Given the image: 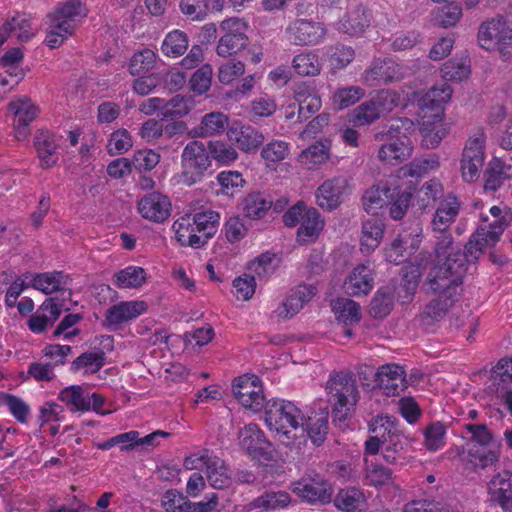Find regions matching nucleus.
<instances>
[{
    "label": "nucleus",
    "instance_id": "7",
    "mask_svg": "<svg viewBox=\"0 0 512 512\" xmlns=\"http://www.w3.org/2000/svg\"><path fill=\"white\" fill-rule=\"evenodd\" d=\"M328 401L335 421H344L352 413L359 399L355 378L345 372L331 375L326 383Z\"/></svg>",
    "mask_w": 512,
    "mask_h": 512
},
{
    "label": "nucleus",
    "instance_id": "47",
    "mask_svg": "<svg viewBox=\"0 0 512 512\" xmlns=\"http://www.w3.org/2000/svg\"><path fill=\"white\" fill-rule=\"evenodd\" d=\"M432 13V21L443 28L454 27L462 17V7L455 1L438 3Z\"/></svg>",
    "mask_w": 512,
    "mask_h": 512
},
{
    "label": "nucleus",
    "instance_id": "11",
    "mask_svg": "<svg viewBox=\"0 0 512 512\" xmlns=\"http://www.w3.org/2000/svg\"><path fill=\"white\" fill-rule=\"evenodd\" d=\"M219 28L223 34L216 47L218 56L226 58L236 55L247 46L248 24L243 19L227 18L220 23Z\"/></svg>",
    "mask_w": 512,
    "mask_h": 512
},
{
    "label": "nucleus",
    "instance_id": "20",
    "mask_svg": "<svg viewBox=\"0 0 512 512\" xmlns=\"http://www.w3.org/2000/svg\"><path fill=\"white\" fill-rule=\"evenodd\" d=\"M171 209L170 199L160 192L145 194L137 203V211L141 217L153 223H162L167 220Z\"/></svg>",
    "mask_w": 512,
    "mask_h": 512
},
{
    "label": "nucleus",
    "instance_id": "17",
    "mask_svg": "<svg viewBox=\"0 0 512 512\" xmlns=\"http://www.w3.org/2000/svg\"><path fill=\"white\" fill-rule=\"evenodd\" d=\"M8 112L13 116L12 127L14 137L24 141L30 134L29 126L39 114L38 107L30 98L19 97L8 105Z\"/></svg>",
    "mask_w": 512,
    "mask_h": 512
},
{
    "label": "nucleus",
    "instance_id": "15",
    "mask_svg": "<svg viewBox=\"0 0 512 512\" xmlns=\"http://www.w3.org/2000/svg\"><path fill=\"white\" fill-rule=\"evenodd\" d=\"M59 399L72 411L85 412L93 409L100 415H106L104 397L98 393H91L90 388L84 385H72L64 388L59 393Z\"/></svg>",
    "mask_w": 512,
    "mask_h": 512
},
{
    "label": "nucleus",
    "instance_id": "6",
    "mask_svg": "<svg viewBox=\"0 0 512 512\" xmlns=\"http://www.w3.org/2000/svg\"><path fill=\"white\" fill-rule=\"evenodd\" d=\"M479 46L497 52L503 61L512 59V12L485 20L478 29Z\"/></svg>",
    "mask_w": 512,
    "mask_h": 512
},
{
    "label": "nucleus",
    "instance_id": "18",
    "mask_svg": "<svg viewBox=\"0 0 512 512\" xmlns=\"http://www.w3.org/2000/svg\"><path fill=\"white\" fill-rule=\"evenodd\" d=\"M349 193L346 177L336 176L325 180L315 191L316 204L323 210L333 211Z\"/></svg>",
    "mask_w": 512,
    "mask_h": 512
},
{
    "label": "nucleus",
    "instance_id": "32",
    "mask_svg": "<svg viewBox=\"0 0 512 512\" xmlns=\"http://www.w3.org/2000/svg\"><path fill=\"white\" fill-rule=\"evenodd\" d=\"M88 12L89 10L85 2L81 0H67L59 4L56 9L48 15L62 25H69L70 30L74 32L87 17Z\"/></svg>",
    "mask_w": 512,
    "mask_h": 512
},
{
    "label": "nucleus",
    "instance_id": "48",
    "mask_svg": "<svg viewBox=\"0 0 512 512\" xmlns=\"http://www.w3.org/2000/svg\"><path fill=\"white\" fill-rule=\"evenodd\" d=\"M230 126L229 118L222 112H211L203 116L201 123L195 129L199 137H212L221 134Z\"/></svg>",
    "mask_w": 512,
    "mask_h": 512
},
{
    "label": "nucleus",
    "instance_id": "60",
    "mask_svg": "<svg viewBox=\"0 0 512 512\" xmlns=\"http://www.w3.org/2000/svg\"><path fill=\"white\" fill-rule=\"evenodd\" d=\"M158 56L152 49H142L133 54L129 62V72L133 76L142 75L154 68Z\"/></svg>",
    "mask_w": 512,
    "mask_h": 512
},
{
    "label": "nucleus",
    "instance_id": "9",
    "mask_svg": "<svg viewBox=\"0 0 512 512\" xmlns=\"http://www.w3.org/2000/svg\"><path fill=\"white\" fill-rule=\"evenodd\" d=\"M181 162V181L188 186L200 182L212 165L208 145L200 141L188 143L183 149Z\"/></svg>",
    "mask_w": 512,
    "mask_h": 512
},
{
    "label": "nucleus",
    "instance_id": "33",
    "mask_svg": "<svg viewBox=\"0 0 512 512\" xmlns=\"http://www.w3.org/2000/svg\"><path fill=\"white\" fill-rule=\"evenodd\" d=\"M71 278L62 271L44 273H31V287L44 294H52L58 291L65 293L71 290Z\"/></svg>",
    "mask_w": 512,
    "mask_h": 512
},
{
    "label": "nucleus",
    "instance_id": "16",
    "mask_svg": "<svg viewBox=\"0 0 512 512\" xmlns=\"http://www.w3.org/2000/svg\"><path fill=\"white\" fill-rule=\"evenodd\" d=\"M317 293L313 284H299L289 290L283 301L273 310V317L287 320L297 315Z\"/></svg>",
    "mask_w": 512,
    "mask_h": 512
},
{
    "label": "nucleus",
    "instance_id": "39",
    "mask_svg": "<svg viewBox=\"0 0 512 512\" xmlns=\"http://www.w3.org/2000/svg\"><path fill=\"white\" fill-rule=\"evenodd\" d=\"M334 505L343 512H367L368 503L364 492L356 487L339 490Z\"/></svg>",
    "mask_w": 512,
    "mask_h": 512
},
{
    "label": "nucleus",
    "instance_id": "61",
    "mask_svg": "<svg viewBox=\"0 0 512 512\" xmlns=\"http://www.w3.org/2000/svg\"><path fill=\"white\" fill-rule=\"evenodd\" d=\"M105 364V355L102 351L86 352L77 357L72 367L83 374H94Z\"/></svg>",
    "mask_w": 512,
    "mask_h": 512
},
{
    "label": "nucleus",
    "instance_id": "19",
    "mask_svg": "<svg viewBox=\"0 0 512 512\" xmlns=\"http://www.w3.org/2000/svg\"><path fill=\"white\" fill-rule=\"evenodd\" d=\"M380 426H385L387 431L386 441L383 442L381 457L389 464H395L397 460V454L402 450L403 446L401 443V435L398 433L395 418L389 415H379L375 417L369 424L371 432H378Z\"/></svg>",
    "mask_w": 512,
    "mask_h": 512
},
{
    "label": "nucleus",
    "instance_id": "64",
    "mask_svg": "<svg viewBox=\"0 0 512 512\" xmlns=\"http://www.w3.org/2000/svg\"><path fill=\"white\" fill-rule=\"evenodd\" d=\"M206 477L213 488L222 489L230 482L228 469L222 459L218 456L207 466Z\"/></svg>",
    "mask_w": 512,
    "mask_h": 512
},
{
    "label": "nucleus",
    "instance_id": "21",
    "mask_svg": "<svg viewBox=\"0 0 512 512\" xmlns=\"http://www.w3.org/2000/svg\"><path fill=\"white\" fill-rule=\"evenodd\" d=\"M398 179L393 174L385 181L373 185L365 191L362 201L364 210L368 214H376L389 203V199H393L396 190L400 189Z\"/></svg>",
    "mask_w": 512,
    "mask_h": 512
},
{
    "label": "nucleus",
    "instance_id": "24",
    "mask_svg": "<svg viewBox=\"0 0 512 512\" xmlns=\"http://www.w3.org/2000/svg\"><path fill=\"white\" fill-rule=\"evenodd\" d=\"M228 140L245 153L255 152L264 141V135L250 125L233 121L226 131Z\"/></svg>",
    "mask_w": 512,
    "mask_h": 512
},
{
    "label": "nucleus",
    "instance_id": "49",
    "mask_svg": "<svg viewBox=\"0 0 512 512\" xmlns=\"http://www.w3.org/2000/svg\"><path fill=\"white\" fill-rule=\"evenodd\" d=\"M291 146L283 140H272L261 149L260 156L268 170H275L278 163L285 160L290 154Z\"/></svg>",
    "mask_w": 512,
    "mask_h": 512
},
{
    "label": "nucleus",
    "instance_id": "13",
    "mask_svg": "<svg viewBox=\"0 0 512 512\" xmlns=\"http://www.w3.org/2000/svg\"><path fill=\"white\" fill-rule=\"evenodd\" d=\"M233 393L239 404L252 413L260 412L265 403L261 379L254 374H245L233 382Z\"/></svg>",
    "mask_w": 512,
    "mask_h": 512
},
{
    "label": "nucleus",
    "instance_id": "30",
    "mask_svg": "<svg viewBox=\"0 0 512 512\" xmlns=\"http://www.w3.org/2000/svg\"><path fill=\"white\" fill-rule=\"evenodd\" d=\"M293 99L297 103L300 120H306L318 112L322 106L321 97L315 87L308 82H301L294 86Z\"/></svg>",
    "mask_w": 512,
    "mask_h": 512
},
{
    "label": "nucleus",
    "instance_id": "10",
    "mask_svg": "<svg viewBox=\"0 0 512 512\" xmlns=\"http://www.w3.org/2000/svg\"><path fill=\"white\" fill-rule=\"evenodd\" d=\"M486 136L482 130L470 134L460 159V173L464 182L473 183L480 177L485 161Z\"/></svg>",
    "mask_w": 512,
    "mask_h": 512
},
{
    "label": "nucleus",
    "instance_id": "52",
    "mask_svg": "<svg viewBox=\"0 0 512 512\" xmlns=\"http://www.w3.org/2000/svg\"><path fill=\"white\" fill-rule=\"evenodd\" d=\"M292 67L300 76L314 77L320 74L322 62L314 51H306L294 56Z\"/></svg>",
    "mask_w": 512,
    "mask_h": 512
},
{
    "label": "nucleus",
    "instance_id": "36",
    "mask_svg": "<svg viewBox=\"0 0 512 512\" xmlns=\"http://www.w3.org/2000/svg\"><path fill=\"white\" fill-rule=\"evenodd\" d=\"M460 202L454 195H447L438 205L432 219L434 231L444 232L455 221L459 214Z\"/></svg>",
    "mask_w": 512,
    "mask_h": 512
},
{
    "label": "nucleus",
    "instance_id": "4",
    "mask_svg": "<svg viewBox=\"0 0 512 512\" xmlns=\"http://www.w3.org/2000/svg\"><path fill=\"white\" fill-rule=\"evenodd\" d=\"M461 435L468 439L465 447L452 448L448 453L459 456L462 464L468 468H486L498 461V453L488 447L492 441V434L486 425L465 424Z\"/></svg>",
    "mask_w": 512,
    "mask_h": 512
},
{
    "label": "nucleus",
    "instance_id": "29",
    "mask_svg": "<svg viewBox=\"0 0 512 512\" xmlns=\"http://www.w3.org/2000/svg\"><path fill=\"white\" fill-rule=\"evenodd\" d=\"M488 494L491 502L512 512V473L504 470L493 476L488 484Z\"/></svg>",
    "mask_w": 512,
    "mask_h": 512
},
{
    "label": "nucleus",
    "instance_id": "59",
    "mask_svg": "<svg viewBox=\"0 0 512 512\" xmlns=\"http://www.w3.org/2000/svg\"><path fill=\"white\" fill-rule=\"evenodd\" d=\"M510 166L499 157H493L485 174V189L495 191L509 177Z\"/></svg>",
    "mask_w": 512,
    "mask_h": 512
},
{
    "label": "nucleus",
    "instance_id": "58",
    "mask_svg": "<svg viewBox=\"0 0 512 512\" xmlns=\"http://www.w3.org/2000/svg\"><path fill=\"white\" fill-rule=\"evenodd\" d=\"M46 25V37L44 42L51 49L59 48L65 40L74 33L70 30L69 25H62L49 15L46 17Z\"/></svg>",
    "mask_w": 512,
    "mask_h": 512
},
{
    "label": "nucleus",
    "instance_id": "23",
    "mask_svg": "<svg viewBox=\"0 0 512 512\" xmlns=\"http://www.w3.org/2000/svg\"><path fill=\"white\" fill-rule=\"evenodd\" d=\"M374 287V272L369 265L358 264L352 268L343 281V291L353 297L368 295Z\"/></svg>",
    "mask_w": 512,
    "mask_h": 512
},
{
    "label": "nucleus",
    "instance_id": "37",
    "mask_svg": "<svg viewBox=\"0 0 512 512\" xmlns=\"http://www.w3.org/2000/svg\"><path fill=\"white\" fill-rule=\"evenodd\" d=\"M385 232V224L380 219L363 222L360 235V250L365 255L373 253L380 245Z\"/></svg>",
    "mask_w": 512,
    "mask_h": 512
},
{
    "label": "nucleus",
    "instance_id": "26",
    "mask_svg": "<svg viewBox=\"0 0 512 512\" xmlns=\"http://www.w3.org/2000/svg\"><path fill=\"white\" fill-rule=\"evenodd\" d=\"M34 148L43 169H50L59 159V139L48 130H39L34 136Z\"/></svg>",
    "mask_w": 512,
    "mask_h": 512
},
{
    "label": "nucleus",
    "instance_id": "34",
    "mask_svg": "<svg viewBox=\"0 0 512 512\" xmlns=\"http://www.w3.org/2000/svg\"><path fill=\"white\" fill-rule=\"evenodd\" d=\"M239 444L254 459L260 458L270 447L264 432L256 424H248L240 430Z\"/></svg>",
    "mask_w": 512,
    "mask_h": 512
},
{
    "label": "nucleus",
    "instance_id": "40",
    "mask_svg": "<svg viewBox=\"0 0 512 512\" xmlns=\"http://www.w3.org/2000/svg\"><path fill=\"white\" fill-rule=\"evenodd\" d=\"M331 159V141L320 140L306 149L298 156V161L308 169L317 168Z\"/></svg>",
    "mask_w": 512,
    "mask_h": 512
},
{
    "label": "nucleus",
    "instance_id": "56",
    "mask_svg": "<svg viewBox=\"0 0 512 512\" xmlns=\"http://www.w3.org/2000/svg\"><path fill=\"white\" fill-rule=\"evenodd\" d=\"M401 185L400 189L396 190V193L393 199H389L390 207V216L394 220H400L405 215L411 197L415 190H413V185L410 182H398Z\"/></svg>",
    "mask_w": 512,
    "mask_h": 512
},
{
    "label": "nucleus",
    "instance_id": "51",
    "mask_svg": "<svg viewBox=\"0 0 512 512\" xmlns=\"http://www.w3.org/2000/svg\"><path fill=\"white\" fill-rule=\"evenodd\" d=\"M369 25V19L366 11L358 7L349 11L337 24V29L348 35L361 34Z\"/></svg>",
    "mask_w": 512,
    "mask_h": 512
},
{
    "label": "nucleus",
    "instance_id": "27",
    "mask_svg": "<svg viewBox=\"0 0 512 512\" xmlns=\"http://www.w3.org/2000/svg\"><path fill=\"white\" fill-rule=\"evenodd\" d=\"M37 28L33 25L32 19L25 13H17L7 19L0 28V46L4 44L8 37H15L17 40L29 41L35 34Z\"/></svg>",
    "mask_w": 512,
    "mask_h": 512
},
{
    "label": "nucleus",
    "instance_id": "1",
    "mask_svg": "<svg viewBox=\"0 0 512 512\" xmlns=\"http://www.w3.org/2000/svg\"><path fill=\"white\" fill-rule=\"evenodd\" d=\"M489 215L480 216V224L465 245L463 254L455 252L449 235L437 242L435 253L439 264L430 272V287L439 297L427 304L423 315L432 321L441 319L460 295L462 279L469 263H473L500 240L505 228L512 220V210L507 206L494 205Z\"/></svg>",
    "mask_w": 512,
    "mask_h": 512
},
{
    "label": "nucleus",
    "instance_id": "41",
    "mask_svg": "<svg viewBox=\"0 0 512 512\" xmlns=\"http://www.w3.org/2000/svg\"><path fill=\"white\" fill-rule=\"evenodd\" d=\"M280 262L278 254L266 251L248 263V274L254 276V279L267 280L277 271Z\"/></svg>",
    "mask_w": 512,
    "mask_h": 512
},
{
    "label": "nucleus",
    "instance_id": "50",
    "mask_svg": "<svg viewBox=\"0 0 512 512\" xmlns=\"http://www.w3.org/2000/svg\"><path fill=\"white\" fill-rule=\"evenodd\" d=\"M332 311L338 321L344 325H354L361 319V310L357 302L349 298H337L332 304Z\"/></svg>",
    "mask_w": 512,
    "mask_h": 512
},
{
    "label": "nucleus",
    "instance_id": "25",
    "mask_svg": "<svg viewBox=\"0 0 512 512\" xmlns=\"http://www.w3.org/2000/svg\"><path fill=\"white\" fill-rule=\"evenodd\" d=\"M404 69L392 59H376L364 72L363 81L369 86H376L381 82L401 79Z\"/></svg>",
    "mask_w": 512,
    "mask_h": 512
},
{
    "label": "nucleus",
    "instance_id": "3",
    "mask_svg": "<svg viewBox=\"0 0 512 512\" xmlns=\"http://www.w3.org/2000/svg\"><path fill=\"white\" fill-rule=\"evenodd\" d=\"M263 420L277 441L300 448L306 436L305 415L295 403L284 399L268 401Z\"/></svg>",
    "mask_w": 512,
    "mask_h": 512
},
{
    "label": "nucleus",
    "instance_id": "31",
    "mask_svg": "<svg viewBox=\"0 0 512 512\" xmlns=\"http://www.w3.org/2000/svg\"><path fill=\"white\" fill-rule=\"evenodd\" d=\"M377 383L386 395H396L407 387L406 373L395 363L382 365L377 370Z\"/></svg>",
    "mask_w": 512,
    "mask_h": 512
},
{
    "label": "nucleus",
    "instance_id": "35",
    "mask_svg": "<svg viewBox=\"0 0 512 512\" xmlns=\"http://www.w3.org/2000/svg\"><path fill=\"white\" fill-rule=\"evenodd\" d=\"M325 226V221L316 208L310 207L302 217L297 230L299 244L311 243L317 240Z\"/></svg>",
    "mask_w": 512,
    "mask_h": 512
},
{
    "label": "nucleus",
    "instance_id": "22",
    "mask_svg": "<svg viewBox=\"0 0 512 512\" xmlns=\"http://www.w3.org/2000/svg\"><path fill=\"white\" fill-rule=\"evenodd\" d=\"M287 34L295 45H317L323 41L326 29L319 22L298 19L287 27Z\"/></svg>",
    "mask_w": 512,
    "mask_h": 512
},
{
    "label": "nucleus",
    "instance_id": "46",
    "mask_svg": "<svg viewBox=\"0 0 512 512\" xmlns=\"http://www.w3.org/2000/svg\"><path fill=\"white\" fill-rule=\"evenodd\" d=\"M188 47L189 37L186 32L174 29L165 35L160 50L166 57L178 58L187 51Z\"/></svg>",
    "mask_w": 512,
    "mask_h": 512
},
{
    "label": "nucleus",
    "instance_id": "8",
    "mask_svg": "<svg viewBox=\"0 0 512 512\" xmlns=\"http://www.w3.org/2000/svg\"><path fill=\"white\" fill-rule=\"evenodd\" d=\"M414 123L408 118H398L391 122L388 129V141L378 151V158L385 164L397 165L412 154L410 134Z\"/></svg>",
    "mask_w": 512,
    "mask_h": 512
},
{
    "label": "nucleus",
    "instance_id": "57",
    "mask_svg": "<svg viewBox=\"0 0 512 512\" xmlns=\"http://www.w3.org/2000/svg\"><path fill=\"white\" fill-rule=\"evenodd\" d=\"M347 118L348 122L354 127H363L372 124L381 117L375 107V103L370 99L349 112Z\"/></svg>",
    "mask_w": 512,
    "mask_h": 512
},
{
    "label": "nucleus",
    "instance_id": "45",
    "mask_svg": "<svg viewBox=\"0 0 512 512\" xmlns=\"http://www.w3.org/2000/svg\"><path fill=\"white\" fill-rule=\"evenodd\" d=\"M364 483L368 486L381 489L393 485L392 471L378 461L364 463Z\"/></svg>",
    "mask_w": 512,
    "mask_h": 512
},
{
    "label": "nucleus",
    "instance_id": "44",
    "mask_svg": "<svg viewBox=\"0 0 512 512\" xmlns=\"http://www.w3.org/2000/svg\"><path fill=\"white\" fill-rule=\"evenodd\" d=\"M422 271V263H418L416 265L410 264L403 268L402 283L397 292L398 299L402 304L409 303L412 300L415 290L419 284Z\"/></svg>",
    "mask_w": 512,
    "mask_h": 512
},
{
    "label": "nucleus",
    "instance_id": "43",
    "mask_svg": "<svg viewBox=\"0 0 512 512\" xmlns=\"http://www.w3.org/2000/svg\"><path fill=\"white\" fill-rule=\"evenodd\" d=\"M147 277L143 267L129 265L114 274L113 283L119 289H138L144 285Z\"/></svg>",
    "mask_w": 512,
    "mask_h": 512
},
{
    "label": "nucleus",
    "instance_id": "54",
    "mask_svg": "<svg viewBox=\"0 0 512 512\" xmlns=\"http://www.w3.org/2000/svg\"><path fill=\"white\" fill-rule=\"evenodd\" d=\"M207 145L211 159L220 167L230 166L239 158L237 149L226 141L211 140Z\"/></svg>",
    "mask_w": 512,
    "mask_h": 512
},
{
    "label": "nucleus",
    "instance_id": "12",
    "mask_svg": "<svg viewBox=\"0 0 512 512\" xmlns=\"http://www.w3.org/2000/svg\"><path fill=\"white\" fill-rule=\"evenodd\" d=\"M291 489L302 501L309 504H327L333 495V486L317 473L303 476L291 485Z\"/></svg>",
    "mask_w": 512,
    "mask_h": 512
},
{
    "label": "nucleus",
    "instance_id": "55",
    "mask_svg": "<svg viewBox=\"0 0 512 512\" xmlns=\"http://www.w3.org/2000/svg\"><path fill=\"white\" fill-rule=\"evenodd\" d=\"M292 502L291 496L286 491H269L251 503V508L269 511L275 509H284Z\"/></svg>",
    "mask_w": 512,
    "mask_h": 512
},
{
    "label": "nucleus",
    "instance_id": "42",
    "mask_svg": "<svg viewBox=\"0 0 512 512\" xmlns=\"http://www.w3.org/2000/svg\"><path fill=\"white\" fill-rule=\"evenodd\" d=\"M216 182L219 186L217 195L229 199L235 198L246 185V180L242 173L237 170H223L216 176Z\"/></svg>",
    "mask_w": 512,
    "mask_h": 512
},
{
    "label": "nucleus",
    "instance_id": "28",
    "mask_svg": "<svg viewBox=\"0 0 512 512\" xmlns=\"http://www.w3.org/2000/svg\"><path fill=\"white\" fill-rule=\"evenodd\" d=\"M148 305L144 300L121 301L111 306L107 312L105 321L108 326H119L144 314Z\"/></svg>",
    "mask_w": 512,
    "mask_h": 512
},
{
    "label": "nucleus",
    "instance_id": "53",
    "mask_svg": "<svg viewBox=\"0 0 512 512\" xmlns=\"http://www.w3.org/2000/svg\"><path fill=\"white\" fill-rule=\"evenodd\" d=\"M272 208V200L261 192L249 193L243 200V211L251 219L263 218Z\"/></svg>",
    "mask_w": 512,
    "mask_h": 512
},
{
    "label": "nucleus",
    "instance_id": "63",
    "mask_svg": "<svg viewBox=\"0 0 512 512\" xmlns=\"http://www.w3.org/2000/svg\"><path fill=\"white\" fill-rule=\"evenodd\" d=\"M446 426L441 422H433L424 430V445L427 450L435 452L445 445Z\"/></svg>",
    "mask_w": 512,
    "mask_h": 512
},
{
    "label": "nucleus",
    "instance_id": "14",
    "mask_svg": "<svg viewBox=\"0 0 512 512\" xmlns=\"http://www.w3.org/2000/svg\"><path fill=\"white\" fill-rule=\"evenodd\" d=\"M422 241V228L419 224L413 225L409 231L405 230L384 248L385 260L399 265L409 260L418 250Z\"/></svg>",
    "mask_w": 512,
    "mask_h": 512
},
{
    "label": "nucleus",
    "instance_id": "38",
    "mask_svg": "<svg viewBox=\"0 0 512 512\" xmlns=\"http://www.w3.org/2000/svg\"><path fill=\"white\" fill-rule=\"evenodd\" d=\"M441 77L446 81L462 82L471 74V60L466 52L457 53L440 68Z\"/></svg>",
    "mask_w": 512,
    "mask_h": 512
},
{
    "label": "nucleus",
    "instance_id": "5",
    "mask_svg": "<svg viewBox=\"0 0 512 512\" xmlns=\"http://www.w3.org/2000/svg\"><path fill=\"white\" fill-rule=\"evenodd\" d=\"M219 220V213L213 210L185 213L173 222L172 230L181 246L200 248L215 234Z\"/></svg>",
    "mask_w": 512,
    "mask_h": 512
},
{
    "label": "nucleus",
    "instance_id": "2",
    "mask_svg": "<svg viewBox=\"0 0 512 512\" xmlns=\"http://www.w3.org/2000/svg\"><path fill=\"white\" fill-rule=\"evenodd\" d=\"M452 94V87L448 83H441L424 93L407 92L405 97L396 91L381 90L371 99L381 118L399 106L407 107L409 104H416L419 109L422 143L427 148H436L449 131V125L445 121V107L451 100Z\"/></svg>",
    "mask_w": 512,
    "mask_h": 512
},
{
    "label": "nucleus",
    "instance_id": "62",
    "mask_svg": "<svg viewBox=\"0 0 512 512\" xmlns=\"http://www.w3.org/2000/svg\"><path fill=\"white\" fill-rule=\"evenodd\" d=\"M365 95V90L359 86L337 88L332 96V105L338 109H345L357 103Z\"/></svg>",
    "mask_w": 512,
    "mask_h": 512
}]
</instances>
